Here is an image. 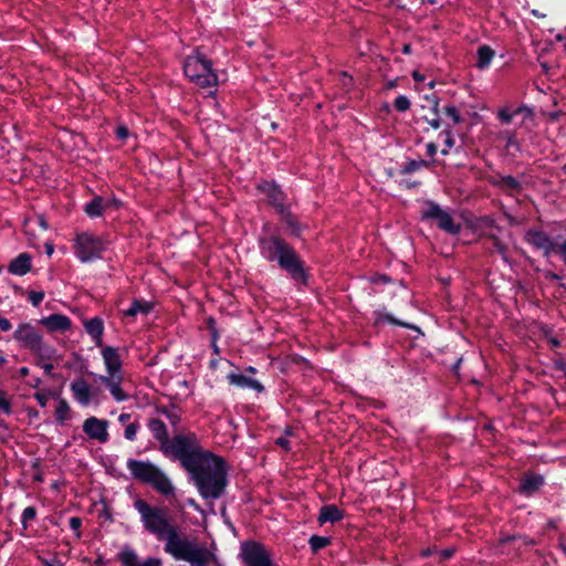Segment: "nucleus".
<instances>
[{"label": "nucleus", "instance_id": "obj_18", "mask_svg": "<svg viewBox=\"0 0 566 566\" xmlns=\"http://www.w3.org/2000/svg\"><path fill=\"white\" fill-rule=\"evenodd\" d=\"M40 323L44 325L50 332H66L71 328V319L61 314H53L43 317Z\"/></svg>", "mask_w": 566, "mask_h": 566}, {"label": "nucleus", "instance_id": "obj_39", "mask_svg": "<svg viewBox=\"0 0 566 566\" xmlns=\"http://www.w3.org/2000/svg\"><path fill=\"white\" fill-rule=\"evenodd\" d=\"M446 148L442 149V154L447 155L449 149L453 146V138L449 132L443 133Z\"/></svg>", "mask_w": 566, "mask_h": 566}, {"label": "nucleus", "instance_id": "obj_38", "mask_svg": "<svg viewBox=\"0 0 566 566\" xmlns=\"http://www.w3.org/2000/svg\"><path fill=\"white\" fill-rule=\"evenodd\" d=\"M0 410L6 415L11 413V403L3 392H0Z\"/></svg>", "mask_w": 566, "mask_h": 566}, {"label": "nucleus", "instance_id": "obj_44", "mask_svg": "<svg viewBox=\"0 0 566 566\" xmlns=\"http://www.w3.org/2000/svg\"><path fill=\"white\" fill-rule=\"evenodd\" d=\"M503 181L506 187L512 188V189H514L518 186V182L513 177H505L503 179Z\"/></svg>", "mask_w": 566, "mask_h": 566}, {"label": "nucleus", "instance_id": "obj_30", "mask_svg": "<svg viewBox=\"0 0 566 566\" xmlns=\"http://www.w3.org/2000/svg\"><path fill=\"white\" fill-rule=\"evenodd\" d=\"M139 428H140V426L136 421L127 423L125 431H124L125 439H127L129 441H134L136 439Z\"/></svg>", "mask_w": 566, "mask_h": 566}, {"label": "nucleus", "instance_id": "obj_21", "mask_svg": "<svg viewBox=\"0 0 566 566\" xmlns=\"http://www.w3.org/2000/svg\"><path fill=\"white\" fill-rule=\"evenodd\" d=\"M521 116L523 119L532 117V111L527 107H517L515 109H511L509 107H504L499 111L497 117L504 124H510L514 120L515 117Z\"/></svg>", "mask_w": 566, "mask_h": 566}, {"label": "nucleus", "instance_id": "obj_33", "mask_svg": "<svg viewBox=\"0 0 566 566\" xmlns=\"http://www.w3.org/2000/svg\"><path fill=\"white\" fill-rule=\"evenodd\" d=\"M33 224H38L39 227H41L43 230H46L48 229V224H46V221L44 220L43 217L41 216H38L35 217L34 219H30L28 221H25V224H24V228H25V232L28 233L29 232V228Z\"/></svg>", "mask_w": 566, "mask_h": 566}, {"label": "nucleus", "instance_id": "obj_28", "mask_svg": "<svg viewBox=\"0 0 566 566\" xmlns=\"http://www.w3.org/2000/svg\"><path fill=\"white\" fill-rule=\"evenodd\" d=\"M543 484V478L539 475H528L521 483V490L523 493L530 495L541 488Z\"/></svg>", "mask_w": 566, "mask_h": 566}, {"label": "nucleus", "instance_id": "obj_15", "mask_svg": "<svg viewBox=\"0 0 566 566\" xmlns=\"http://www.w3.org/2000/svg\"><path fill=\"white\" fill-rule=\"evenodd\" d=\"M259 191L265 196L268 201L280 209V211L283 213V201H284V193L281 191V189L273 182L265 181L263 184H260L258 187Z\"/></svg>", "mask_w": 566, "mask_h": 566}, {"label": "nucleus", "instance_id": "obj_59", "mask_svg": "<svg viewBox=\"0 0 566 566\" xmlns=\"http://www.w3.org/2000/svg\"><path fill=\"white\" fill-rule=\"evenodd\" d=\"M429 87L432 88L433 87V82H430L429 83Z\"/></svg>", "mask_w": 566, "mask_h": 566}, {"label": "nucleus", "instance_id": "obj_35", "mask_svg": "<svg viewBox=\"0 0 566 566\" xmlns=\"http://www.w3.org/2000/svg\"><path fill=\"white\" fill-rule=\"evenodd\" d=\"M553 254L559 255L563 259V261L566 263V240H564L562 242H556V244L552 251V255Z\"/></svg>", "mask_w": 566, "mask_h": 566}, {"label": "nucleus", "instance_id": "obj_8", "mask_svg": "<svg viewBox=\"0 0 566 566\" xmlns=\"http://www.w3.org/2000/svg\"><path fill=\"white\" fill-rule=\"evenodd\" d=\"M184 72L191 82L201 87H210L218 83V77L211 69L210 61L199 52L186 59Z\"/></svg>", "mask_w": 566, "mask_h": 566}, {"label": "nucleus", "instance_id": "obj_6", "mask_svg": "<svg viewBox=\"0 0 566 566\" xmlns=\"http://www.w3.org/2000/svg\"><path fill=\"white\" fill-rule=\"evenodd\" d=\"M13 338L41 359L51 360L55 356L54 348L45 344L39 331L29 323L20 324L13 333Z\"/></svg>", "mask_w": 566, "mask_h": 566}, {"label": "nucleus", "instance_id": "obj_27", "mask_svg": "<svg viewBox=\"0 0 566 566\" xmlns=\"http://www.w3.org/2000/svg\"><path fill=\"white\" fill-rule=\"evenodd\" d=\"M495 53L494 51L488 46L482 45L478 50V60H476V66L480 70L488 69L494 57Z\"/></svg>", "mask_w": 566, "mask_h": 566}, {"label": "nucleus", "instance_id": "obj_10", "mask_svg": "<svg viewBox=\"0 0 566 566\" xmlns=\"http://www.w3.org/2000/svg\"><path fill=\"white\" fill-rule=\"evenodd\" d=\"M242 558L247 566H271V558L264 546L248 543L242 546Z\"/></svg>", "mask_w": 566, "mask_h": 566}, {"label": "nucleus", "instance_id": "obj_43", "mask_svg": "<svg viewBox=\"0 0 566 566\" xmlns=\"http://www.w3.org/2000/svg\"><path fill=\"white\" fill-rule=\"evenodd\" d=\"M117 137L122 140L126 139L129 135L128 129L125 126H119L116 129Z\"/></svg>", "mask_w": 566, "mask_h": 566}, {"label": "nucleus", "instance_id": "obj_19", "mask_svg": "<svg viewBox=\"0 0 566 566\" xmlns=\"http://www.w3.org/2000/svg\"><path fill=\"white\" fill-rule=\"evenodd\" d=\"M527 241L537 249L543 250L546 256L552 255V251L556 244V242L551 241L546 234L538 231L528 232Z\"/></svg>", "mask_w": 566, "mask_h": 566}, {"label": "nucleus", "instance_id": "obj_40", "mask_svg": "<svg viewBox=\"0 0 566 566\" xmlns=\"http://www.w3.org/2000/svg\"><path fill=\"white\" fill-rule=\"evenodd\" d=\"M69 524H70V527L76 532V535L80 536V533H78V530L82 525V521L80 517H71L70 521H69Z\"/></svg>", "mask_w": 566, "mask_h": 566}, {"label": "nucleus", "instance_id": "obj_42", "mask_svg": "<svg viewBox=\"0 0 566 566\" xmlns=\"http://www.w3.org/2000/svg\"><path fill=\"white\" fill-rule=\"evenodd\" d=\"M11 328H12V325H11L10 321H9V319H7V318H4V317H2V316L0 315V329H1L2 332H8V331H10Z\"/></svg>", "mask_w": 566, "mask_h": 566}, {"label": "nucleus", "instance_id": "obj_26", "mask_svg": "<svg viewBox=\"0 0 566 566\" xmlns=\"http://www.w3.org/2000/svg\"><path fill=\"white\" fill-rule=\"evenodd\" d=\"M151 310V304L143 300H135L127 310H123L125 316L135 317L138 314H147Z\"/></svg>", "mask_w": 566, "mask_h": 566}, {"label": "nucleus", "instance_id": "obj_31", "mask_svg": "<svg viewBox=\"0 0 566 566\" xmlns=\"http://www.w3.org/2000/svg\"><path fill=\"white\" fill-rule=\"evenodd\" d=\"M394 106L398 112H406L410 108V101L405 95H399L394 102Z\"/></svg>", "mask_w": 566, "mask_h": 566}, {"label": "nucleus", "instance_id": "obj_55", "mask_svg": "<svg viewBox=\"0 0 566 566\" xmlns=\"http://www.w3.org/2000/svg\"><path fill=\"white\" fill-rule=\"evenodd\" d=\"M6 363H7V358H6V356H3L2 354H0V367H1V366H3Z\"/></svg>", "mask_w": 566, "mask_h": 566}, {"label": "nucleus", "instance_id": "obj_50", "mask_svg": "<svg viewBox=\"0 0 566 566\" xmlns=\"http://www.w3.org/2000/svg\"><path fill=\"white\" fill-rule=\"evenodd\" d=\"M430 126L434 129H438L440 127V120L439 118H433L429 122Z\"/></svg>", "mask_w": 566, "mask_h": 566}, {"label": "nucleus", "instance_id": "obj_49", "mask_svg": "<svg viewBox=\"0 0 566 566\" xmlns=\"http://www.w3.org/2000/svg\"><path fill=\"white\" fill-rule=\"evenodd\" d=\"M45 251L49 256H51L54 252V247L52 243H45Z\"/></svg>", "mask_w": 566, "mask_h": 566}, {"label": "nucleus", "instance_id": "obj_51", "mask_svg": "<svg viewBox=\"0 0 566 566\" xmlns=\"http://www.w3.org/2000/svg\"><path fill=\"white\" fill-rule=\"evenodd\" d=\"M36 399L38 401L40 402V405L44 406L45 405V397L42 396V395H36Z\"/></svg>", "mask_w": 566, "mask_h": 566}, {"label": "nucleus", "instance_id": "obj_5", "mask_svg": "<svg viewBox=\"0 0 566 566\" xmlns=\"http://www.w3.org/2000/svg\"><path fill=\"white\" fill-rule=\"evenodd\" d=\"M127 469L135 479L150 484L163 495H170L175 491V488L168 476L149 461L129 459L127 461Z\"/></svg>", "mask_w": 566, "mask_h": 566}, {"label": "nucleus", "instance_id": "obj_2", "mask_svg": "<svg viewBox=\"0 0 566 566\" xmlns=\"http://www.w3.org/2000/svg\"><path fill=\"white\" fill-rule=\"evenodd\" d=\"M189 472L203 499L216 500L223 494L227 486V472L221 458L209 453Z\"/></svg>", "mask_w": 566, "mask_h": 566}, {"label": "nucleus", "instance_id": "obj_37", "mask_svg": "<svg viewBox=\"0 0 566 566\" xmlns=\"http://www.w3.org/2000/svg\"><path fill=\"white\" fill-rule=\"evenodd\" d=\"M29 301L34 305V306H38L40 305V303L43 301L44 298V293L43 292H38V291H31L29 293V296H28Z\"/></svg>", "mask_w": 566, "mask_h": 566}, {"label": "nucleus", "instance_id": "obj_45", "mask_svg": "<svg viewBox=\"0 0 566 566\" xmlns=\"http://www.w3.org/2000/svg\"><path fill=\"white\" fill-rule=\"evenodd\" d=\"M276 443L286 450L290 449V441L284 437L279 438L276 440Z\"/></svg>", "mask_w": 566, "mask_h": 566}, {"label": "nucleus", "instance_id": "obj_17", "mask_svg": "<svg viewBox=\"0 0 566 566\" xmlns=\"http://www.w3.org/2000/svg\"><path fill=\"white\" fill-rule=\"evenodd\" d=\"M119 559L123 566H161L160 558L149 557L143 563L138 562L137 554L129 548L123 549L119 554Z\"/></svg>", "mask_w": 566, "mask_h": 566}, {"label": "nucleus", "instance_id": "obj_23", "mask_svg": "<svg viewBox=\"0 0 566 566\" xmlns=\"http://www.w3.org/2000/svg\"><path fill=\"white\" fill-rule=\"evenodd\" d=\"M85 331L92 337L97 347H102L103 344V321L98 317H94L85 322Z\"/></svg>", "mask_w": 566, "mask_h": 566}, {"label": "nucleus", "instance_id": "obj_32", "mask_svg": "<svg viewBox=\"0 0 566 566\" xmlns=\"http://www.w3.org/2000/svg\"><path fill=\"white\" fill-rule=\"evenodd\" d=\"M36 515V511L33 506H28L23 510L21 521L23 524V527L27 528V524L29 521H32Z\"/></svg>", "mask_w": 566, "mask_h": 566}, {"label": "nucleus", "instance_id": "obj_20", "mask_svg": "<svg viewBox=\"0 0 566 566\" xmlns=\"http://www.w3.org/2000/svg\"><path fill=\"white\" fill-rule=\"evenodd\" d=\"M228 380L231 385L241 388H250L258 392L263 391V386L254 378L245 376L243 374L231 373L228 375Z\"/></svg>", "mask_w": 566, "mask_h": 566}, {"label": "nucleus", "instance_id": "obj_14", "mask_svg": "<svg viewBox=\"0 0 566 566\" xmlns=\"http://www.w3.org/2000/svg\"><path fill=\"white\" fill-rule=\"evenodd\" d=\"M123 379H124V376H117V375H114V377H106L104 375H97L95 377V380L101 381L108 388L113 398L118 402L125 401L128 399V395L122 388Z\"/></svg>", "mask_w": 566, "mask_h": 566}, {"label": "nucleus", "instance_id": "obj_57", "mask_svg": "<svg viewBox=\"0 0 566 566\" xmlns=\"http://www.w3.org/2000/svg\"><path fill=\"white\" fill-rule=\"evenodd\" d=\"M247 370L250 373H255V368H253V367H249Z\"/></svg>", "mask_w": 566, "mask_h": 566}, {"label": "nucleus", "instance_id": "obj_47", "mask_svg": "<svg viewBox=\"0 0 566 566\" xmlns=\"http://www.w3.org/2000/svg\"><path fill=\"white\" fill-rule=\"evenodd\" d=\"M427 154L430 156H434L437 154V146L432 143L427 145Z\"/></svg>", "mask_w": 566, "mask_h": 566}, {"label": "nucleus", "instance_id": "obj_25", "mask_svg": "<svg viewBox=\"0 0 566 566\" xmlns=\"http://www.w3.org/2000/svg\"><path fill=\"white\" fill-rule=\"evenodd\" d=\"M148 428L154 438L160 442V448L163 447L164 442L169 441L166 424L161 420L151 419L148 423Z\"/></svg>", "mask_w": 566, "mask_h": 566}, {"label": "nucleus", "instance_id": "obj_52", "mask_svg": "<svg viewBox=\"0 0 566 566\" xmlns=\"http://www.w3.org/2000/svg\"><path fill=\"white\" fill-rule=\"evenodd\" d=\"M43 368H44L45 373L50 374L53 369V366L51 364H45L43 366Z\"/></svg>", "mask_w": 566, "mask_h": 566}, {"label": "nucleus", "instance_id": "obj_54", "mask_svg": "<svg viewBox=\"0 0 566 566\" xmlns=\"http://www.w3.org/2000/svg\"><path fill=\"white\" fill-rule=\"evenodd\" d=\"M442 555H443L444 558H449V557L452 556V551H443Z\"/></svg>", "mask_w": 566, "mask_h": 566}, {"label": "nucleus", "instance_id": "obj_46", "mask_svg": "<svg viewBox=\"0 0 566 566\" xmlns=\"http://www.w3.org/2000/svg\"><path fill=\"white\" fill-rule=\"evenodd\" d=\"M130 417H132L130 413H120L118 417V421L122 424H126L130 420Z\"/></svg>", "mask_w": 566, "mask_h": 566}, {"label": "nucleus", "instance_id": "obj_7", "mask_svg": "<svg viewBox=\"0 0 566 566\" xmlns=\"http://www.w3.org/2000/svg\"><path fill=\"white\" fill-rule=\"evenodd\" d=\"M105 250L106 242L93 232H78L73 239L74 254L82 263H91L101 259Z\"/></svg>", "mask_w": 566, "mask_h": 566}, {"label": "nucleus", "instance_id": "obj_16", "mask_svg": "<svg viewBox=\"0 0 566 566\" xmlns=\"http://www.w3.org/2000/svg\"><path fill=\"white\" fill-rule=\"evenodd\" d=\"M111 207L117 208L118 201L115 199L95 197L85 206V212L90 217L95 218L99 217L104 211H106Z\"/></svg>", "mask_w": 566, "mask_h": 566}, {"label": "nucleus", "instance_id": "obj_3", "mask_svg": "<svg viewBox=\"0 0 566 566\" xmlns=\"http://www.w3.org/2000/svg\"><path fill=\"white\" fill-rule=\"evenodd\" d=\"M161 451L180 460L188 471L210 453L202 450L195 434L175 436L168 442H164Z\"/></svg>", "mask_w": 566, "mask_h": 566}, {"label": "nucleus", "instance_id": "obj_56", "mask_svg": "<svg viewBox=\"0 0 566 566\" xmlns=\"http://www.w3.org/2000/svg\"><path fill=\"white\" fill-rule=\"evenodd\" d=\"M21 374H22V375H27V374H28V368L23 367V368L21 369Z\"/></svg>", "mask_w": 566, "mask_h": 566}, {"label": "nucleus", "instance_id": "obj_1", "mask_svg": "<svg viewBox=\"0 0 566 566\" xmlns=\"http://www.w3.org/2000/svg\"><path fill=\"white\" fill-rule=\"evenodd\" d=\"M134 507L145 531L165 541L164 551L176 560L188 562L191 566H210L216 560L210 548L179 533L166 509L153 506L142 499L134 501Z\"/></svg>", "mask_w": 566, "mask_h": 566}, {"label": "nucleus", "instance_id": "obj_13", "mask_svg": "<svg viewBox=\"0 0 566 566\" xmlns=\"http://www.w3.org/2000/svg\"><path fill=\"white\" fill-rule=\"evenodd\" d=\"M102 358L106 368V377H114V375L123 376V361L118 354V349L112 346H102Z\"/></svg>", "mask_w": 566, "mask_h": 566}, {"label": "nucleus", "instance_id": "obj_36", "mask_svg": "<svg viewBox=\"0 0 566 566\" xmlns=\"http://www.w3.org/2000/svg\"><path fill=\"white\" fill-rule=\"evenodd\" d=\"M444 114H446L448 117H450V118L453 120V123H455V124L460 123V120H461V117H460L459 111H458V108H457V107H454V106H447V107L444 108Z\"/></svg>", "mask_w": 566, "mask_h": 566}, {"label": "nucleus", "instance_id": "obj_9", "mask_svg": "<svg viewBox=\"0 0 566 566\" xmlns=\"http://www.w3.org/2000/svg\"><path fill=\"white\" fill-rule=\"evenodd\" d=\"M71 391L74 399L83 407H87L91 403H99L102 390L99 388L92 387L82 378L76 379L71 384Z\"/></svg>", "mask_w": 566, "mask_h": 566}, {"label": "nucleus", "instance_id": "obj_29", "mask_svg": "<svg viewBox=\"0 0 566 566\" xmlns=\"http://www.w3.org/2000/svg\"><path fill=\"white\" fill-rule=\"evenodd\" d=\"M54 416H55V420L59 423H64L66 420L70 419L71 409H70L69 403L65 400L61 399L57 401V405H56L55 411H54Z\"/></svg>", "mask_w": 566, "mask_h": 566}, {"label": "nucleus", "instance_id": "obj_48", "mask_svg": "<svg viewBox=\"0 0 566 566\" xmlns=\"http://www.w3.org/2000/svg\"><path fill=\"white\" fill-rule=\"evenodd\" d=\"M412 77L416 82H422L424 81V76L422 74H420L419 72L415 71L412 73Z\"/></svg>", "mask_w": 566, "mask_h": 566}, {"label": "nucleus", "instance_id": "obj_4", "mask_svg": "<svg viewBox=\"0 0 566 566\" xmlns=\"http://www.w3.org/2000/svg\"><path fill=\"white\" fill-rule=\"evenodd\" d=\"M261 253L269 261H277L282 269L295 279L303 277V270L295 252L281 239L272 237L261 240Z\"/></svg>", "mask_w": 566, "mask_h": 566}, {"label": "nucleus", "instance_id": "obj_58", "mask_svg": "<svg viewBox=\"0 0 566 566\" xmlns=\"http://www.w3.org/2000/svg\"><path fill=\"white\" fill-rule=\"evenodd\" d=\"M564 552L566 553V544H562Z\"/></svg>", "mask_w": 566, "mask_h": 566}, {"label": "nucleus", "instance_id": "obj_12", "mask_svg": "<svg viewBox=\"0 0 566 566\" xmlns=\"http://www.w3.org/2000/svg\"><path fill=\"white\" fill-rule=\"evenodd\" d=\"M85 434L101 443L108 441V421L96 417H90L83 422Z\"/></svg>", "mask_w": 566, "mask_h": 566}, {"label": "nucleus", "instance_id": "obj_11", "mask_svg": "<svg viewBox=\"0 0 566 566\" xmlns=\"http://www.w3.org/2000/svg\"><path fill=\"white\" fill-rule=\"evenodd\" d=\"M422 216L427 219H436L439 228L451 234H457L460 231V224L455 223L452 217L438 205L429 203L422 211Z\"/></svg>", "mask_w": 566, "mask_h": 566}, {"label": "nucleus", "instance_id": "obj_53", "mask_svg": "<svg viewBox=\"0 0 566 566\" xmlns=\"http://www.w3.org/2000/svg\"><path fill=\"white\" fill-rule=\"evenodd\" d=\"M402 52H403L405 54H409V53L411 52V48H410V45H409V44L403 45V48H402Z\"/></svg>", "mask_w": 566, "mask_h": 566}, {"label": "nucleus", "instance_id": "obj_41", "mask_svg": "<svg viewBox=\"0 0 566 566\" xmlns=\"http://www.w3.org/2000/svg\"><path fill=\"white\" fill-rule=\"evenodd\" d=\"M381 318H384V319H386V321H388V322H390V323H394V324L400 325V326L411 327V326H410V325H408V324H405V323H401V322H399V321L395 319V318H394L391 315H389V314H384V315H382V314H380V316H379L378 321H380Z\"/></svg>", "mask_w": 566, "mask_h": 566}, {"label": "nucleus", "instance_id": "obj_24", "mask_svg": "<svg viewBox=\"0 0 566 566\" xmlns=\"http://www.w3.org/2000/svg\"><path fill=\"white\" fill-rule=\"evenodd\" d=\"M343 518L342 511L336 505H324L318 515V522L324 524L326 522H337Z\"/></svg>", "mask_w": 566, "mask_h": 566}, {"label": "nucleus", "instance_id": "obj_34", "mask_svg": "<svg viewBox=\"0 0 566 566\" xmlns=\"http://www.w3.org/2000/svg\"><path fill=\"white\" fill-rule=\"evenodd\" d=\"M310 544L314 551L321 549L328 544V539L321 536H312Z\"/></svg>", "mask_w": 566, "mask_h": 566}, {"label": "nucleus", "instance_id": "obj_22", "mask_svg": "<svg viewBox=\"0 0 566 566\" xmlns=\"http://www.w3.org/2000/svg\"><path fill=\"white\" fill-rule=\"evenodd\" d=\"M31 270V258L27 253L19 254L9 265V272L14 275H24Z\"/></svg>", "mask_w": 566, "mask_h": 566}, {"label": "nucleus", "instance_id": "obj_60", "mask_svg": "<svg viewBox=\"0 0 566 566\" xmlns=\"http://www.w3.org/2000/svg\"><path fill=\"white\" fill-rule=\"evenodd\" d=\"M389 1H390L391 3H395V2H396V0H389Z\"/></svg>", "mask_w": 566, "mask_h": 566}]
</instances>
